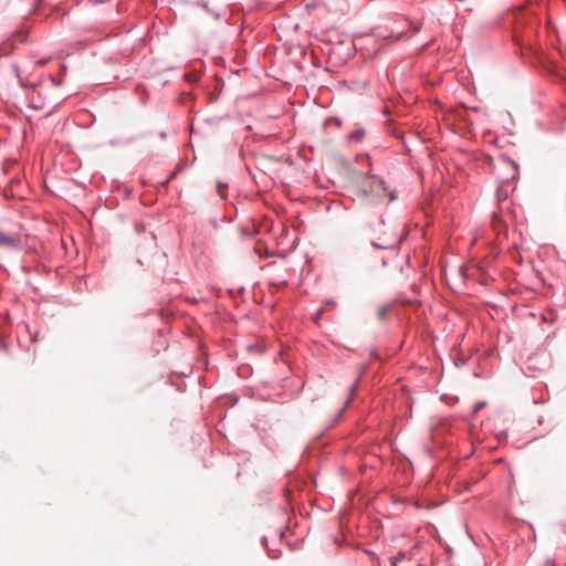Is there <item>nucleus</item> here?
<instances>
[{"label":"nucleus","instance_id":"obj_3","mask_svg":"<svg viewBox=\"0 0 566 566\" xmlns=\"http://www.w3.org/2000/svg\"><path fill=\"white\" fill-rule=\"evenodd\" d=\"M505 165L510 168L511 174L506 178H502V182L503 184L506 182V181H510V180H514L517 177V175H518V167H517V165L514 161L506 160Z\"/></svg>","mask_w":566,"mask_h":566},{"label":"nucleus","instance_id":"obj_8","mask_svg":"<svg viewBox=\"0 0 566 566\" xmlns=\"http://www.w3.org/2000/svg\"><path fill=\"white\" fill-rule=\"evenodd\" d=\"M497 197L499 199H502V198H506L507 197V193L505 191H503L502 187H500L497 189Z\"/></svg>","mask_w":566,"mask_h":566},{"label":"nucleus","instance_id":"obj_2","mask_svg":"<svg viewBox=\"0 0 566 566\" xmlns=\"http://www.w3.org/2000/svg\"><path fill=\"white\" fill-rule=\"evenodd\" d=\"M20 243V234L18 231H4L0 229V247L15 248Z\"/></svg>","mask_w":566,"mask_h":566},{"label":"nucleus","instance_id":"obj_7","mask_svg":"<svg viewBox=\"0 0 566 566\" xmlns=\"http://www.w3.org/2000/svg\"><path fill=\"white\" fill-rule=\"evenodd\" d=\"M396 244H397V242H396V241H392V242H389V243H387V244H376V245H377L378 248H382V249H385V248H394V247H396Z\"/></svg>","mask_w":566,"mask_h":566},{"label":"nucleus","instance_id":"obj_11","mask_svg":"<svg viewBox=\"0 0 566 566\" xmlns=\"http://www.w3.org/2000/svg\"><path fill=\"white\" fill-rule=\"evenodd\" d=\"M412 29H413V32L417 33L420 31V25L415 24V25H412Z\"/></svg>","mask_w":566,"mask_h":566},{"label":"nucleus","instance_id":"obj_4","mask_svg":"<svg viewBox=\"0 0 566 566\" xmlns=\"http://www.w3.org/2000/svg\"><path fill=\"white\" fill-rule=\"evenodd\" d=\"M407 558H410L409 555L406 553V552H399L397 555L392 556L390 558V564L391 566H398L399 563L402 560V559H407Z\"/></svg>","mask_w":566,"mask_h":566},{"label":"nucleus","instance_id":"obj_5","mask_svg":"<svg viewBox=\"0 0 566 566\" xmlns=\"http://www.w3.org/2000/svg\"><path fill=\"white\" fill-rule=\"evenodd\" d=\"M388 311H389V306L388 305L379 306L378 310H377V317L380 321H384L387 317Z\"/></svg>","mask_w":566,"mask_h":566},{"label":"nucleus","instance_id":"obj_6","mask_svg":"<svg viewBox=\"0 0 566 566\" xmlns=\"http://www.w3.org/2000/svg\"><path fill=\"white\" fill-rule=\"evenodd\" d=\"M358 382H359V378H357V379H356V381L352 385V387H350V397H349V399L346 401L345 407L349 405V402H350V400H352L353 396L355 395V391H356V389H357Z\"/></svg>","mask_w":566,"mask_h":566},{"label":"nucleus","instance_id":"obj_1","mask_svg":"<svg viewBox=\"0 0 566 566\" xmlns=\"http://www.w3.org/2000/svg\"><path fill=\"white\" fill-rule=\"evenodd\" d=\"M360 190L365 196L375 197L377 199H396V195L394 192H388L385 181L380 178H376L375 176L364 177Z\"/></svg>","mask_w":566,"mask_h":566},{"label":"nucleus","instance_id":"obj_10","mask_svg":"<svg viewBox=\"0 0 566 566\" xmlns=\"http://www.w3.org/2000/svg\"><path fill=\"white\" fill-rule=\"evenodd\" d=\"M218 193L220 195L221 198H226L224 191L221 188V186H218Z\"/></svg>","mask_w":566,"mask_h":566},{"label":"nucleus","instance_id":"obj_9","mask_svg":"<svg viewBox=\"0 0 566 566\" xmlns=\"http://www.w3.org/2000/svg\"><path fill=\"white\" fill-rule=\"evenodd\" d=\"M49 59H41L36 61V65L44 66L48 63Z\"/></svg>","mask_w":566,"mask_h":566}]
</instances>
